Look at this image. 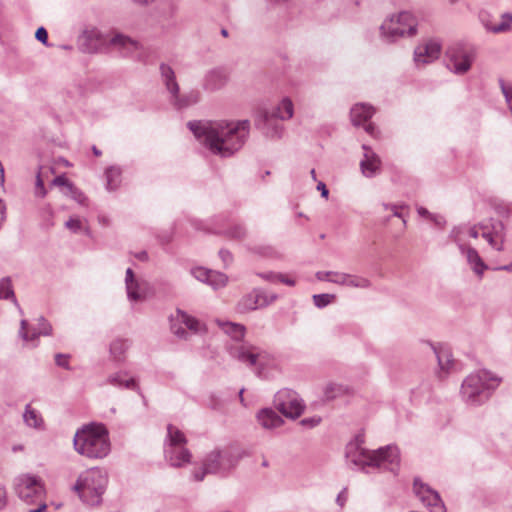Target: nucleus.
I'll use <instances>...</instances> for the list:
<instances>
[{
	"mask_svg": "<svg viewBox=\"0 0 512 512\" xmlns=\"http://www.w3.org/2000/svg\"><path fill=\"white\" fill-rule=\"evenodd\" d=\"M23 420L25 424L33 428H41L43 425V419L41 415L31 407L30 404L26 405L23 414Z\"/></svg>",
	"mask_w": 512,
	"mask_h": 512,
	"instance_id": "nucleus-34",
	"label": "nucleus"
},
{
	"mask_svg": "<svg viewBox=\"0 0 512 512\" xmlns=\"http://www.w3.org/2000/svg\"><path fill=\"white\" fill-rule=\"evenodd\" d=\"M69 356L65 354H56L55 355V362L58 366L63 367L65 369H70L69 362H68Z\"/></svg>",
	"mask_w": 512,
	"mask_h": 512,
	"instance_id": "nucleus-51",
	"label": "nucleus"
},
{
	"mask_svg": "<svg viewBox=\"0 0 512 512\" xmlns=\"http://www.w3.org/2000/svg\"><path fill=\"white\" fill-rule=\"evenodd\" d=\"M226 83V73L221 69H213L206 74L203 87L208 91H217L224 87Z\"/></svg>",
	"mask_w": 512,
	"mask_h": 512,
	"instance_id": "nucleus-26",
	"label": "nucleus"
},
{
	"mask_svg": "<svg viewBox=\"0 0 512 512\" xmlns=\"http://www.w3.org/2000/svg\"><path fill=\"white\" fill-rule=\"evenodd\" d=\"M171 329H172L173 333L175 335H177L179 338L186 339L188 336L187 331L184 328H182L181 326H178L177 324H173Z\"/></svg>",
	"mask_w": 512,
	"mask_h": 512,
	"instance_id": "nucleus-55",
	"label": "nucleus"
},
{
	"mask_svg": "<svg viewBox=\"0 0 512 512\" xmlns=\"http://www.w3.org/2000/svg\"><path fill=\"white\" fill-rule=\"evenodd\" d=\"M109 383L115 386L124 387L127 389L138 388L136 381L133 378L127 379L124 374L116 373L109 377Z\"/></svg>",
	"mask_w": 512,
	"mask_h": 512,
	"instance_id": "nucleus-37",
	"label": "nucleus"
},
{
	"mask_svg": "<svg viewBox=\"0 0 512 512\" xmlns=\"http://www.w3.org/2000/svg\"><path fill=\"white\" fill-rule=\"evenodd\" d=\"M335 298L332 294H316L313 296L314 305L318 308H323L330 304Z\"/></svg>",
	"mask_w": 512,
	"mask_h": 512,
	"instance_id": "nucleus-42",
	"label": "nucleus"
},
{
	"mask_svg": "<svg viewBox=\"0 0 512 512\" xmlns=\"http://www.w3.org/2000/svg\"><path fill=\"white\" fill-rule=\"evenodd\" d=\"M52 185L64 187L66 189L65 192H69L70 189H72V187H73V184L71 182H69L65 176H57L52 181Z\"/></svg>",
	"mask_w": 512,
	"mask_h": 512,
	"instance_id": "nucleus-47",
	"label": "nucleus"
},
{
	"mask_svg": "<svg viewBox=\"0 0 512 512\" xmlns=\"http://www.w3.org/2000/svg\"><path fill=\"white\" fill-rule=\"evenodd\" d=\"M334 271H318L315 274V277L319 281H327L331 282L332 276Z\"/></svg>",
	"mask_w": 512,
	"mask_h": 512,
	"instance_id": "nucleus-52",
	"label": "nucleus"
},
{
	"mask_svg": "<svg viewBox=\"0 0 512 512\" xmlns=\"http://www.w3.org/2000/svg\"><path fill=\"white\" fill-rule=\"evenodd\" d=\"M108 476L100 468H90L83 471L73 485V490L80 499L90 506L99 505L106 490Z\"/></svg>",
	"mask_w": 512,
	"mask_h": 512,
	"instance_id": "nucleus-5",
	"label": "nucleus"
},
{
	"mask_svg": "<svg viewBox=\"0 0 512 512\" xmlns=\"http://www.w3.org/2000/svg\"><path fill=\"white\" fill-rule=\"evenodd\" d=\"M191 274L199 281L207 283L210 274L209 269H205L203 267H196L191 270Z\"/></svg>",
	"mask_w": 512,
	"mask_h": 512,
	"instance_id": "nucleus-43",
	"label": "nucleus"
},
{
	"mask_svg": "<svg viewBox=\"0 0 512 512\" xmlns=\"http://www.w3.org/2000/svg\"><path fill=\"white\" fill-rule=\"evenodd\" d=\"M347 392V387L337 383L327 384L324 390L325 397L329 400L334 399L340 395L346 394Z\"/></svg>",
	"mask_w": 512,
	"mask_h": 512,
	"instance_id": "nucleus-38",
	"label": "nucleus"
},
{
	"mask_svg": "<svg viewBox=\"0 0 512 512\" xmlns=\"http://www.w3.org/2000/svg\"><path fill=\"white\" fill-rule=\"evenodd\" d=\"M275 115L265 111L259 117L256 125L261 128L264 134L271 138H280L283 134L284 126L278 121Z\"/></svg>",
	"mask_w": 512,
	"mask_h": 512,
	"instance_id": "nucleus-19",
	"label": "nucleus"
},
{
	"mask_svg": "<svg viewBox=\"0 0 512 512\" xmlns=\"http://www.w3.org/2000/svg\"><path fill=\"white\" fill-rule=\"evenodd\" d=\"M386 209H390L393 212V216L401 218L403 221L404 226L406 225V219L404 218L403 214L398 210L399 206L395 204H386Z\"/></svg>",
	"mask_w": 512,
	"mask_h": 512,
	"instance_id": "nucleus-53",
	"label": "nucleus"
},
{
	"mask_svg": "<svg viewBox=\"0 0 512 512\" xmlns=\"http://www.w3.org/2000/svg\"><path fill=\"white\" fill-rule=\"evenodd\" d=\"M375 109L365 103L355 104L350 110V118L355 126L364 125L365 131L373 137H376L377 129L374 124L366 122L374 115Z\"/></svg>",
	"mask_w": 512,
	"mask_h": 512,
	"instance_id": "nucleus-17",
	"label": "nucleus"
},
{
	"mask_svg": "<svg viewBox=\"0 0 512 512\" xmlns=\"http://www.w3.org/2000/svg\"><path fill=\"white\" fill-rule=\"evenodd\" d=\"M229 353L234 359L246 364L247 366L257 367L258 376L261 375L260 368L266 365L270 360V355L267 352L248 343H237L230 346Z\"/></svg>",
	"mask_w": 512,
	"mask_h": 512,
	"instance_id": "nucleus-11",
	"label": "nucleus"
},
{
	"mask_svg": "<svg viewBox=\"0 0 512 512\" xmlns=\"http://www.w3.org/2000/svg\"><path fill=\"white\" fill-rule=\"evenodd\" d=\"M317 190L321 191V196L324 198L328 197L329 191L326 185L323 182H319L317 185Z\"/></svg>",
	"mask_w": 512,
	"mask_h": 512,
	"instance_id": "nucleus-62",
	"label": "nucleus"
},
{
	"mask_svg": "<svg viewBox=\"0 0 512 512\" xmlns=\"http://www.w3.org/2000/svg\"><path fill=\"white\" fill-rule=\"evenodd\" d=\"M129 343L124 339H115L110 345V355L116 361H123Z\"/></svg>",
	"mask_w": 512,
	"mask_h": 512,
	"instance_id": "nucleus-35",
	"label": "nucleus"
},
{
	"mask_svg": "<svg viewBox=\"0 0 512 512\" xmlns=\"http://www.w3.org/2000/svg\"><path fill=\"white\" fill-rule=\"evenodd\" d=\"M457 228H463L464 232L461 236L466 240V236L472 238H478L481 235L488 244L496 251H503L504 243L506 240V228L502 221L490 219L487 222L479 223L471 227L458 226Z\"/></svg>",
	"mask_w": 512,
	"mask_h": 512,
	"instance_id": "nucleus-6",
	"label": "nucleus"
},
{
	"mask_svg": "<svg viewBox=\"0 0 512 512\" xmlns=\"http://www.w3.org/2000/svg\"><path fill=\"white\" fill-rule=\"evenodd\" d=\"M13 488L17 496L26 504L40 501L45 493L42 479L32 474H21L14 479Z\"/></svg>",
	"mask_w": 512,
	"mask_h": 512,
	"instance_id": "nucleus-10",
	"label": "nucleus"
},
{
	"mask_svg": "<svg viewBox=\"0 0 512 512\" xmlns=\"http://www.w3.org/2000/svg\"><path fill=\"white\" fill-rule=\"evenodd\" d=\"M331 283L362 289L370 287V281L364 277L337 271L333 272Z\"/></svg>",
	"mask_w": 512,
	"mask_h": 512,
	"instance_id": "nucleus-21",
	"label": "nucleus"
},
{
	"mask_svg": "<svg viewBox=\"0 0 512 512\" xmlns=\"http://www.w3.org/2000/svg\"><path fill=\"white\" fill-rule=\"evenodd\" d=\"M274 404L282 415L291 419L298 418L304 409L298 395L289 389L278 391L274 397Z\"/></svg>",
	"mask_w": 512,
	"mask_h": 512,
	"instance_id": "nucleus-14",
	"label": "nucleus"
},
{
	"mask_svg": "<svg viewBox=\"0 0 512 512\" xmlns=\"http://www.w3.org/2000/svg\"><path fill=\"white\" fill-rule=\"evenodd\" d=\"M347 500V490L346 489H343L338 497H337V502L340 506H343L345 501Z\"/></svg>",
	"mask_w": 512,
	"mask_h": 512,
	"instance_id": "nucleus-61",
	"label": "nucleus"
},
{
	"mask_svg": "<svg viewBox=\"0 0 512 512\" xmlns=\"http://www.w3.org/2000/svg\"><path fill=\"white\" fill-rule=\"evenodd\" d=\"M122 170L118 166H110L105 171L106 188L109 191L116 190L121 183Z\"/></svg>",
	"mask_w": 512,
	"mask_h": 512,
	"instance_id": "nucleus-32",
	"label": "nucleus"
},
{
	"mask_svg": "<svg viewBox=\"0 0 512 512\" xmlns=\"http://www.w3.org/2000/svg\"><path fill=\"white\" fill-rule=\"evenodd\" d=\"M417 212L418 214L421 216V217H426L428 219H430L432 213H430L426 208L424 207H418L417 209Z\"/></svg>",
	"mask_w": 512,
	"mask_h": 512,
	"instance_id": "nucleus-63",
	"label": "nucleus"
},
{
	"mask_svg": "<svg viewBox=\"0 0 512 512\" xmlns=\"http://www.w3.org/2000/svg\"><path fill=\"white\" fill-rule=\"evenodd\" d=\"M226 236L234 240H242L246 236V230L242 225H232L227 231Z\"/></svg>",
	"mask_w": 512,
	"mask_h": 512,
	"instance_id": "nucleus-41",
	"label": "nucleus"
},
{
	"mask_svg": "<svg viewBox=\"0 0 512 512\" xmlns=\"http://www.w3.org/2000/svg\"><path fill=\"white\" fill-rule=\"evenodd\" d=\"M501 379L487 370H479L468 375L461 386V396L470 405H480L487 401L500 384Z\"/></svg>",
	"mask_w": 512,
	"mask_h": 512,
	"instance_id": "nucleus-4",
	"label": "nucleus"
},
{
	"mask_svg": "<svg viewBox=\"0 0 512 512\" xmlns=\"http://www.w3.org/2000/svg\"><path fill=\"white\" fill-rule=\"evenodd\" d=\"M362 148L364 150V155L360 162L361 172L365 177L370 178L379 172L381 160L369 146L364 144Z\"/></svg>",
	"mask_w": 512,
	"mask_h": 512,
	"instance_id": "nucleus-20",
	"label": "nucleus"
},
{
	"mask_svg": "<svg viewBox=\"0 0 512 512\" xmlns=\"http://www.w3.org/2000/svg\"><path fill=\"white\" fill-rule=\"evenodd\" d=\"M272 114L280 120H288L292 118L294 114V105L292 100L288 97L283 98L276 107L275 112Z\"/></svg>",
	"mask_w": 512,
	"mask_h": 512,
	"instance_id": "nucleus-31",
	"label": "nucleus"
},
{
	"mask_svg": "<svg viewBox=\"0 0 512 512\" xmlns=\"http://www.w3.org/2000/svg\"><path fill=\"white\" fill-rule=\"evenodd\" d=\"M430 220L433 221L437 226H444L445 225V219L443 216L432 214L430 217Z\"/></svg>",
	"mask_w": 512,
	"mask_h": 512,
	"instance_id": "nucleus-58",
	"label": "nucleus"
},
{
	"mask_svg": "<svg viewBox=\"0 0 512 512\" xmlns=\"http://www.w3.org/2000/svg\"><path fill=\"white\" fill-rule=\"evenodd\" d=\"M261 278L267 280V281H271V282H274L275 280L278 279V275L279 274H275V273H272V272H268V273H260L258 274Z\"/></svg>",
	"mask_w": 512,
	"mask_h": 512,
	"instance_id": "nucleus-59",
	"label": "nucleus"
},
{
	"mask_svg": "<svg viewBox=\"0 0 512 512\" xmlns=\"http://www.w3.org/2000/svg\"><path fill=\"white\" fill-rule=\"evenodd\" d=\"M414 492L431 512H446L445 505L438 492L422 483L419 479L414 480Z\"/></svg>",
	"mask_w": 512,
	"mask_h": 512,
	"instance_id": "nucleus-16",
	"label": "nucleus"
},
{
	"mask_svg": "<svg viewBox=\"0 0 512 512\" xmlns=\"http://www.w3.org/2000/svg\"><path fill=\"white\" fill-rule=\"evenodd\" d=\"M463 232V228H453L450 232V238L457 244L460 252L466 256L467 263L470 265L475 274L479 277H482L488 266L484 263L475 248L464 243V238L461 236Z\"/></svg>",
	"mask_w": 512,
	"mask_h": 512,
	"instance_id": "nucleus-13",
	"label": "nucleus"
},
{
	"mask_svg": "<svg viewBox=\"0 0 512 512\" xmlns=\"http://www.w3.org/2000/svg\"><path fill=\"white\" fill-rule=\"evenodd\" d=\"M485 29L493 34L508 33L512 31V13L504 12L500 15L498 23H493L490 20H482Z\"/></svg>",
	"mask_w": 512,
	"mask_h": 512,
	"instance_id": "nucleus-24",
	"label": "nucleus"
},
{
	"mask_svg": "<svg viewBox=\"0 0 512 512\" xmlns=\"http://www.w3.org/2000/svg\"><path fill=\"white\" fill-rule=\"evenodd\" d=\"M474 60V53L471 49L462 46H451L446 51V66L455 74H465L471 68Z\"/></svg>",
	"mask_w": 512,
	"mask_h": 512,
	"instance_id": "nucleus-12",
	"label": "nucleus"
},
{
	"mask_svg": "<svg viewBox=\"0 0 512 512\" xmlns=\"http://www.w3.org/2000/svg\"><path fill=\"white\" fill-rule=\"evenodd\" d=\"M346 457L349 462L362 470L373 468L396 475L400 466L399 449L394 445H387L377 450H366L350 444L347 446Z\"/></svg>",
	"mask_w": 512,
	"mask_h": 512,
	"instance_id": "nucleus-2",
	"label": "nucleus"
},
{
	"mask_svg": "<svg viewBox=\"0 0 512 512\" xmlns=\"http://www.w3.org/2000/svg\"><path fill=\"white\" fill-rule=\"evenodd\" d=\"M269 305V300L260 290H254L252 293L246 295L238 304L241 312L255 310L259 307Z\"/></svg>",
	"mask_w": 512,
	"mask_h": 512,
	"instance_id": "nucleus-22",
	"label": "nucleus"
},
{
	"mask_svg": "<svg viewBox=\"0 0 512 512\" xmlns=\"http://www.w3.org/2000/svg\"><path fill=\"white\" fill-rule=\"evenodd\" d=\"M47 508V505L44 502H41L36 509H31L29 512H43Z\"/></svg>",
	"mask_w": 512,
	"mask_h": 512,
	"instance_id": "nucleus-64",
	"label": "nucleus"
},
{
	"mask_svg": "<svg viewBox=\"0 0 512 512\" xmlns=\"http://www.w3.org/2000/svg\"><path fill=\"white\" fill-rule=\"evenodd\" d=\"M219 256L225 265H228L232 262L233 257H232V254L228 250L221 249L219 251Z\"/></svg>",
	"mask_w": 512,
	"mask_h": 512,
	"instance_id": "nucleus-56",
	"label": "nucleus"
},
{
	"mask_svg": "<svg viewBox=\"0 0 512 512\" xmlns=\"http://www.w3.org/2000/svg\"><path fill=\"white\" fill-rule=\"evenodd\" d=\"M240 455L234 447H224L211 451L204 459L206 469L211 474L226 475L238 463Z\"/></svg>",
	"mask_w": 512,
	"mask_h": 512,
	"instance_id": "nucleus-9",
	"label": "nucleus"
},
{
	"mask_svg": "<svg viewBox=\"0 0 512 512\" xmlns=\"http://www.w3.org/2000/svg\"><path fill=\"white\" fill-rule=\"evenodd\" d=\"M188 127L210 151L221 157H229L240 150L250 132L248 120L191 121Z\"/></svg>",
	"mask_w": 512,
	"mask_h": 512,
	"instance_id": "nucleus-1",
	"label": "nucleus"
},
{
	"mask_svg": "<svg viewBox=\"0 0 512 512\" xmlns=\"http://www.w3.org/2000/svg\"><path fill=\"white\" fill-rule=\"evenodd\" d=\"M496 213L501 217H509L512 212V205L508 203H498L495 205Z\"/></svg>",
	"mask_w": 512,
	"mask_h": 512,
	"instance_id": "nucleus-45",
	"label": "nucleus"
},
{
	"mask_svg": "<svg viewBox=\"0 0 512 512\" xmlns=\"http://www.w3.org/2000/svg\"><path fill=\"white\" fill-rule=\"evenodd\" d=\"M217 324L223 330L224 333H226L236 341L242 340L245 335V327L241 324L233 322H224L220 320H217Z\"/></svg>",
	"mask_w": 512,
	"mask_h": 512,
	"instance_id": "nucleus-28",
	"label": "nucleus"
},
{
	"mask_svg": "<svg viewBox=\"0 0 512 512\" xmlns=\"http://www.w3.org/2000/svg\"><path fill=\"white\" fill-rule=\"evenodd\" d=\"M35 38L44 45H48V33L44 27H39L36 30Z\"/></svg>",
	"mask_w": 512,
	"mask_h": 512,
	"instance_id": "nucleus-49",
	"label": "nucleus"
},
{
	"mask_svg": "<svg viewBox=\"0 0 512 512\" xmlns=\"http://www.w3.org/2000/svg\"><path fill=\"white\" fill-rule=\"evenodd\" d=\"M159 70L161 80L169 92L170 98L172 96H177V93L179 92V85L176 81V75L173 68L166 63H161Z\"/></svg>",
	"mask_w": 512,
	"mask_h": 512,
	"instance_id": "nucleus-25",
	"label": "nucleus"
},
{
	"mask_svg": "<svg viewBox=\"0 0 512 512\" xmlns=\"http://www.w3.org/2000/svg\"><path fill=\"white\" fill-rule=\"evenodd\" d=\"M137 279L135 278L134 272L131 268L126 270L125 285H132Z\"/></svg>",
	"mask_w": 512,
	"mask_h": 512,
	"instance_id": "nucleus-57",
	"label": "nucleus"
},
{
	"mask_svg": "<svg viewBox=\"0 0 512 512\" xmlns=\"http://www.w3.org/2000/svg\"><path fill=\"white\" fill-rule=\"evenodd\" d=\"M207 474H210V473L206 469L205 461H203V467L194 470L192 476L195 481H203V479L205 478V476Z\"/></svg>",
	"mask_w": 512,
	"mask_h": 512,
	"instance_id": "nucleus-50",
	"label": "nucleus"
},
{
	"mask_svg": "<svg viewBox=\"0 0 512 512\" xmlns=\"http://www.w3.org/2000/svg\"><path fill=\"white\" fill-rule=\"evenodd\" d=\"M177 321L180 323V324H183L185 325L186 328H188L190 331L194 332V333H197L200 331V323L199 321L188 315L187 313L183 312V311H178L177 313Z\"/></svg>",
	"mask_w": 512,
	"mask_h": 512,
	"instance_id": "nucleus-36",
	"label": "nucleus"
},
{
	"mask_svg": "<svg viewBox=\"0 0 512 512\" xmlns=\"http://www.w3.org/2000/svg\"><path fill=\"white\" fill-rule=\"evenodd\" d=\"M47 194V190L44 187V181L41 178L40 171L36 175V184H35V195L40 198H44Z\"/></svg>",
	"mask_w": 512,
	"mask_h": 512,
	"instance_id": "nucleus-44",
	"label": "nucleus"
},
{
	"mask_svg": "<svg viewBox=\"0 0 512 512\" xmlns=\"http://www.w3.org/2000/svg\"><path fill=\"white\" fill-rule=\"evenodd\" d=\"M170 100L176 108L182 109L198 103L200 100V94L198 91H191L188 94L181 96L178 92L177 96H172Z\"/></svg>",
	"mask_w": 512,
	"mask_h": 512,
	"instance_id": "nucleus-29",
	"label": "nucleus"
},
{
	"mask_svg": "<svg viewBox=\"0 0 512 512\" xmlns=\"http://www.w3.org/2000/svg\"><path fill=\"white\" fill-rule=\"evenodd\" d=\"M441 44L433 39L419 44L414 50L415 64L420 67L429 64L440 56Z\"/></svg>",
	"mask_w": 512,
	"mask_h": 512,
	"instance_id": "nucleus-18",
	"label": "nucleus"
},
{
	"mask_svg": "<svg viewBox=\"0 0 512 512\" xmlns=\"http://www.w3.org/2000/svg\"><path fill=\"white\" fill-rule=\"evenodd\" d=\"M9 298H12L13 301L16 303L10 278H3L0 280V299Z\"/></svg>",
	"mask_w": 512,
	"mask_h": 512,
	"instance_id": "nucleus-40",
	"label": "nucleus"
},
{
	"mask_svg": "<svg viewBox=\"0 0 512 512\" xmlns=\"http://www.w3.org/2000/svg\"><path fill=\"white\" fill-rule=\"evenodd\" d=\"M109 44L124 56H131L140 61L146 56V50L139 41L121 33H115Z\"/></svg>",
	"mask_w": 512,
	"mask_h": 512,
	"instance_id": "nucleus-15",
	"label": "nucleus"
},
{
	"mask_svg": "<svg viewBox=\"0 0 512 512\" xmlns=\"http://www.w3.org/2000/svg\"><path fill=\"white\" fill-rule=\"evenodd\" d=\"M258 423L265 429H273L282 425V418L271 408H264L257 414Z\"/></svg>",
	"mask_w": 512,
	"mask_h": 512,
	"instance_id": "nucleus-27",
	"label": "nucleus"
},
{
	"mask_svg": "<svg viewBox=\"0 0 512 512\" xmlns=\"http://www.w3.org/2000/svg\"><path fill=\"white\" fill-rule=\"evenodd\" d=\"M127 297L130 301L137 302L142 301L146 298V283L144 281H138L132 283L131 289L130 285H126Z\"/></svg>",
	"mask_w": 512,
	"mask_h": 512,
	"instance_id": "nucleus-30",
	"label": "nucleus"
},
{
	"mask_svg": "<svg viewBox=\"0 0 512 512\" xmlns=\"http://www.w3.org/2000/svg\"><path fill=\"white\" fill-rule=\"evenodd\" d=\"M210 276L207 284L214 289L221 288L227 283V276L221 272L210 270Z\"/></svg>",
	"mask_w": 512,
	"mask_h": 512,
	"instance_id": "nucleus-39",
	"label": "nucleus"
},
{
	"mask_svg": "<svg viewBox=\"0 0 512 512\" xmlns=\"http://www.w3.org/2000/svg\"><path fill=\"white\" fill-rule=\"evenodd\" d=\"M417 22L415 17L407 11L391 15L381 25L382 38L387 42H394L399 37L416 34Z\"/></svg>",
	"mask_w": 512,
	"mask_h": 512,
	"instance_id": "nucleus-8",
	"label": "nucleus"
},
{
	"mask_svg": "<svg viewBox=\"0 0 512 512\" xmlns=\"http://www.w3.org/2000/svg\"><path fill=\"white\" fill-rule=\"evenodd\" d=\"M321 419L319 417H310L304 418L301 420V424L303 426L315 427L320 423Z\"/></svg>",
	"mask_w": 512,
	"mask_h": 512,
	"instance_id": "nucleus-54",
	"label": "nucleus"
},
{
	"mask_svg": "<svg viewBox=\"0 0 512 512\" xmlns=\"http://www.w3.org/2000/svg\"><path fill=\"white\" fill-rule=\"evenodd\" d=\"M27 324L28 323L26 320L21 321V328L19 333L24 341H33L39 335L47 336L51 334L52 327L43 317L38 319V328H33L31 332L26 330Z\"/></svg>",
	"mask_w": 512,
	"mask_h": 512,
	"instance_id": "nucleus-23",
	"label": "nucleus"
},
{
	"mask_svg": "<svg viewBox=\"0 0 512 512\" xmlns=\"http://www.w3.org/2000/svg\"><path fill=\"white\" fill-rule=\"evenodd\" d=\"M187 439L182 431L176 426H167V437L165 441L164 454L166 460L173 467H182L191 461V453L185 447Z\"/></svg>",
	"mask_w": 512,
	"mask_h": 512,
	"instance_id": "nucleus-7",
	"label": "nucleus"
},
{
	"mask_svg": "<svg viewBox=\"0 0 512 512\" xmlns=\"http://www.w3.org/2000/svg\"><path fill=\"white\" fill-rule=\"evenodd\" d=\"M280 282L288 285V286H294L295 285V280L285 276V275H282V274H279L278 275V279Z\"/></svg>",
	"mask_w": 512,
	"mask_h": 512,
	"instance_id": "nucleus-60",
	"label": "nucleus"
},
{
	"mask_svg": "<svg viewBox=\"0 0 512 512\" xmlns=\"http://www.w3.org/2000/svg\"><path fill=\"white\" fill-rule=\"evenodd\" d=\"M65 194L70 196L72 199H74L80 204H85L86 202V196L74 186L72 187V189H70L69 192H65Z\"/></svg>",
	"mask_w": 512,
	"mask_h": 512,
	"instance_id": "nucleus-46",
	"label": "nucleus"
},
{
	"mask_svg": "<svg viewBox=\"0 0 512 512\" xmlns=\"http://www.w3.org/2000/svg\"><path fill=\"white\" fill-rule=\"evenodd\" d=\"M439 367L444 372H449L450 368L454 364L451 351L447 348H434Z\"/></svg>",
	"mask_w": 512,
	"mask_h": 512,
	"instance_id": "nucleus-33",
	"label": "nucleus"
},
{
	"mask_svg": "<svg viewBox=\"0 0 512 512\" xmlns=\"http://www.w3.org/2000/svg\"><path fill=\"white\" fill-rule=\"evenodd\" d=\"M74 449L89 459H102L110 452L108 432L103 425H87L73 439Z\"/></svg>",
	"mask_w": 512,
	"mask_h": 512,
	"instance_id": "nucleus-3",
	"label": "nucleus"
},
{
	"mask_svg": "<svg viewBox=\"0 0 512 512\" xmlns=\"http://www.w3.org/2000/svg\"><path fill=\"white\" fill-rule=\"evenodd\" d=\"M65 226L75 233L78 232L82 227L81 221L78 218H70L68 221H66Z\"/></svg>",
	"mask_w": 512,
	"mask_h": 512,
	"instance_id": "nucleus-48",
	"label": "nucleus"
}]
</instances>
